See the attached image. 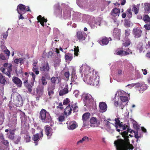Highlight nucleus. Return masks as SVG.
Segmentation results:
<instances>
[{"mask_svg":"<svg viewBox=\"0 0 150 150\" xmlns=\"http://www.w3.org/2000/svg\"><path fill=\"white\" fill-rule=\"evenodd\" d=\"M90 67L86 65H82L80 68V71L84 74L83 78L84 82L88 84L94 86L99 83L98 78L93 71H91Z\"/></svg>","mask_w":150,"mask_h":150,"instance_id":"1","label":"nucleus"},{"mask_svg":"<svg viewBox=\"0 0 150 150\" xmlns=\"http://www.w3.org/2000/svg\"><path fill=\"white\" fill-rule=\"evenodd\" d=\"M128 133L127 131H124L122 132L121 135L124 139H118L114 142V144L117 150H132L133 149V146L129 142Z\"/></svg>","mask_w":150,"mask_h":150,"instance_id":"2","label":"nucleus"},{"mask_svg":"<svg viewBox=\"0 0 150 150\" xmlns=\"http://www.w3.org/2000/svg\"><path fill=\"white\" fill-rule=\"evenodd\" d=\"M39 118L44 123H51L52 121L49 112L43 109L40 111Z\"/></svg>","mask_w":150,"mask_h":150,"instance_id":"3","label":"nucleus"},{"mask_svg":"<svg viewBox=\"0 0 150 150\" xmlns=\"http://www.w3.org/2000/svg\"><path fill=\"white\" fill-rule=\"evenodd\" d=\"M11 99H13V103L17 107L22 106L23 105V100L21 96L17 92L13 93L11 96Z\"/></svg>","mask_w":150,"mask_h":150,"instance_id":"4","label":"nucleus"},{"mask_svg":"<svg viewBox=\"0 0 150 150\" xmlns=\"http://www.w3.org/2000/svg\"><path fill=\"white\" fill-rule=\"evenodd\" d=\"M3 66L5 68H3L1 71L10 78L11 77V72L12 71V65L10 63H5L4 64Z\"/></svg>","mask_w":150,"mask_h":150,"instance_id":"5","label":"nucleus"},{"mask_svg":"<svg viewBox=\"0 0 150 150\" xmlns=\"http://www.w3.org/2000/svg\"><path fill=\"white\" fill-rule=\"evenodd\" d=\"M17 10L18 13H25L26 11H30L28 6L26 8L25 6L22 4H19L18 6Z\"/></svg>","mask_w":150,"mask_h":150,"instance_id":"6","label":"nucleus"},{"mask_svg":"<svg viewBox=\"0 0 150 150\" xmlns=\"http://www.w3.org/2000/svg\"><path fill=\"white\" fill-rule=\"evenodd\" d=\"M76 36L78 40L83 41L85 40L87 37V34L83 31H78L76 33Z\"/></svg>","mask_w":150,"mask_h":150,"instance_id":"7","label":"nucleus"},{"mask_svg":"<svg viewBox=\"0 0 150 150\" xmlns=\"http://www.w3.org/2000/svg\"><path fill=\"white\" fill-rule=\"evenodd\" d=\"M55 86L54 84H50L48 86V95L50 98H51L54 94V90Z\"/></svg>","mask_w":150,"mask_h":150,"instance_id":"8","label":"nucleus"},{"mask_svg":"<svg viewBox=\"0 0 150 150\" xmlns=\"http://www.w3.org/2000/svg\"><path fill=\"white\" fill-rule=\"evenodd\" d=\"M142 32V30L139 28L136 27L133 28L132 30V33L135 38H138L141 36Z\"/></svg>","mask_w":150,"mask_h":150,"instance_id":"9","label":"nucleus"},{"mask_svg":"<svg viewBox=\"0 0 150 150\" xmlns=\"http://www.w3.org/2000/svg\"><path fill=\"white\" fill-rule=\"evenodd\" d=\"M111 38H108L105 37H102L99 41V43L102 45H106L109 43V41H111Z\"/></svg>","mask_w":150,"mask_h":150,"instance_id":"10","label":"nucleus"},{"mask_svg":"<svg viewBox=\"0 0 150 150\" xmlns=\"http://www.w3.org/2000/svg\"><path fill=\"white\" fill-rule=\"evenodd\" d=\"M90 122L91 123L90 126L93 127H97L100 124V122L98 121L96 118L94 117L91 118Z\"/></svg>","mask_w":150,"mask_h":150,"instance_id":"11","label":"nucleus"},{"mask_svg":"<svg viewBox=\"0 0 150 150\" xmlns=\"http://www.w3.org/2000/svg\"><path fill=\"white\" fill-rule=\"evenodd\" d=\"M99 112H105L107 109V105L105 102H100L99 103Z\"/></svg>","mask_w":150,"mask_h":150,"instance_id":"12","label":"nucleus"},{"mask_svg":"<svg viewBox=\"0 0 150 150\" xmlns=\"http://www.w3.org/2000/svg\"><path fill=\"white\" fill-rule=\"evenodd\" d=\"M84 100L88 103L90 104L93 103L94 100L92 96L90 94L87 93L85 95Z\"/></svg>","mask_w":150,"mask_h":150,"instance_id":"13","label":"nucleus"},{"mask_svg":"<svg viewBox=\"0 0 150 150\" xmlns=\"http://www.w3.org/2000/svg\"><path fill=\"white\" fill-rule=\"evenodd\" d=\"M0 143L6 146V150H9V142L8 140L4 139V136L2 135L0 136Z\"/></svg>","mask_w":150,"mask_h":150,"instance_id":"14","label":"nucleus"},{"mask_svg":"<svg viewBox=\"0 0 150 150\" xmlns=\"http://www.w3.org/2000/svg\"><path fill=\"white\" fill-rule=\"evenodd\" d=\"M46 134L48 138H50L52 135V129L49 125H47L45 126Z\"/></svg>","mask_w":150,"mask_h":150,"instance_id":"15","label":"nucleus"},{"mask_svg":"<svg viewBox=\"0 0 150 150\" xmlns=\"http://www.w3.org/2000/svg\"><path fill=\"white\" fill-rule=\"evenodd\" d=\"M121 48H118L115 50L114 54L115 55L122 56L128 55V53L125 51V50H121Z\"/></svg>","mask_w":150,"mask_h":150,"instance_id":"16","label":"nucleus"},{"mask_svg":"<svg viewBox=\"0 0 150 150\" xmlns=\"http://www.w3.org/2000/svg\"><path fill=\"white\" fill-rule=\"evenodd\" d=\"M13 82L16 84L18 87H21L22 83L21 80L17 77L13 76L12 78Z\"/></svg>","mask_w":150,"mask_h":150,"instance_id":"17","label":"nucleus"},{"mask_svg":"<svg viewBox=\"0 0 150 150\" xmlns=\"http://www.w3.org/2000/svg\"><path fill=\"white\" fill-rule=\"evenodd\" d=\"M78 126L76 122L74 121H71L67 124V127L68 129L73 130L75 129Z\"/></svg>","mask_w":150,"mask_h":150,"instance_id":"18","label":"nucleus"},{"mask_svg":"<svg viewBox=\"0 0 150 150\" xmlns=\"http://www.w3.org/2000/svg\"><path fill=\"white\" fill-rule=\"evenodd\" d=\"M40 71L43 73L45 72H49L50 70L49 65L48 63L40 67Z\"/></svg>","mask_w":150,"mask_h":150,"instance_id":"19","label":"nucleus"},{"mask_svg":"<svg viewBox=\"0 0 150 150\" xmlns=\"http://www.w3.org/2000/svg\"><path fill=\"white\" fill-rule=\"evenodd\" d=\"M113 35L115 38L119 40L120 39V31L118 29H114L113 30Z\"/></svg>","mask_w":150,"mask_h":150,"instance_id":"20","label":"nucleus"},{"mask_svg":"<svg viewBox=\"0 0 150 150\" xmlns=\"http://www.w3.org/2000/svg\"><path fill=\"white\" fill-rule=\"evenodd\" d=\"M120 12V8H113L111 12V14L112 16L116 17L119 16Z\"/></svg>","mask_w":150,"mask_h":150,"instance_id":"21","label":"nucleus"},{"mask_svg":"<svg viewBox=\"0 0 150 150\" xmlns=\"http://www.w3.org/2000/svg\"><path fill=\"white\" fill-rule=\"evenodd\" d=\"M69 92L68 87V86H66L64 88L59 92V95L60 96H62L64 95L67 94Z\"/></svg>","mask_w":150,"mask_h":150,"instance_id":"22","label":"nucleus"},{"mask_svg":"<svg viewBox=\"0 0 150 150\" xmlns=\"http://www.w3.org/2000/svg\"><path fill=\"white\" fill-rule=\"evenodd\" d=\"M38 22H39L41 25L42 26H44V23H46L47 19H45L44 17H42L41 15H39L37 18Z\"/></svg>","mask_w":150,"mask_h":150,"instance_id":"23","label":"nucleus"},{"mask_svg":"<svg viewBox=\"0 0 150 150\" xmlns=\"http://www.w3.org/2000/svg\"><path fill=\"white\" fill-rule=\"evenodd\" d=\"M71 105L70 104H69L64 110V112L65 115H70L71 114L72 110Z\"/></svg>","mask_w":150,"mask_h":150,"instance_id":"24","label":"nucleus"},{"mask_svg":"<svg viewBox=\"0 0 150 150\" xmlns=\"http://www.w3.org/2000/svg\"><path fill=\"white\" fill-rule=\"evenodd\" d=\"M90 116V114L89 112H86L83 115L82 120L83 123H86V120L89 119Z\"/></svg>","mask_w":150,"mask_h":150,"instance_id":"25","label":"nucleus"},{"mask_svg":"<svg viewBox=\"0 0 150 150\" xmlns=\"http://www.w3.org/2000/svg\"><path fill=\"white\" fill-rule=\"evenodd\" d=\"M44 92V87L42 86H37L36 89V92L37 93L42 95Z\"/></svg>","mask_w":150,"mask_h":150,"instance_id":"26","label":"nucleus"},{"mask_svg":"<svg viewBox=\"0 0 150 150\" xmlns=\"http://www.w3.org/2000/svg\"><path fill=\"white\" fill-rule=\"evenodd\" d=\"M65 58L66 60L70 61L73 59V54L70 53H67L65 54Z\"/></svg>","mask_w":150,"mask_h":150,"instance_id":"27","label":"nucleus"},{"mask_svg":"<svg viewBox=\"0 0 150 150\" xmlns=\"http://www.w3.org/2000/svg\"><path fill=\"white\" fill-rule=\"evenodd\" d=\"M148 87L147 84H145L144 83H142L141 86L139 91L140 92H142L146 90Z\"/></svg>","mask_w":150,"mask_h":150,"instance_id":"28","label":"nucleus"},{"mask_svg":"<svg viewBox=\"0 0 150 150\" xmlns=\"http://www.w3.org/2000/svg\"><path fill=\"white\" fill-rule=\"evenodd\" d=\"M144 5V10L146 13L150 12V4L148 3H145Z\"/></svg>","mask_w":150,"mask_h":150,"instance_id":"29","label":"nucleus"},{"mask_svg":"<svg viewBox=\"0 0 150 150\" xmlns=\"http://www.w3.org/2000/svg\"><path fill=\"white\" fill-rule=\"evenodd\" d=\"M6 83V81L5 79V77L1 73H0V83L4 85L5 83Z\"/></svg>","mask_w":150,"mask_h":150,"instance_id":"30","label":"nucleus"},{"mask_svg":"<svg viewBox=\"0 0 150 150\" xmlns=\"http://www.w3.org/2000/svg\"><path fill=\"white\" fill-rule=\"evenodd\" d=\"M127 14V16L129 19L131 18L132 16V13L130 8H128L126 11Z\"/></svg>","mask_w":150,"mask_h":150,"instance_id":"31","label":"nucleus"},{"mask_svg":"<svg viewBox=\"0 0 150 150\" xmlns=\"http://www.w3.org/2000/svg\"><path fill=\"white\" fill-rule=\"evenodd\" d=\"M115 126L116 127V130L118 132H120V129L118 128V126H117V125L120 122L119 118H115Z\"/></svg>","mask_w":150,"mask_h":150,"instance_id":"32","label":"nucleus"},{"mask_svg":"<svg viewBox=\"0 0 150 150\" xmlns=\"http://www.w3.org/2000/svg\"><path fill=\"white\" fill-rule=\"evenodd\" d=\"M71 107L72 108V110L74 112H77L78 111L79 108L76 103L74 104L71 105Z\"/></svg>","mask_w":150,"mask_h":150,"instance_id":"33","label":"nucleus"},{"mask_svg":"<svg viewBox=\"0 0 150 150\" xmlns=\"http://www.w3.org/2000/svg\"><path fill=\"white\" fill-rule=\"evenodd\" d=\"M137 48L139 49L140 52H144L145 51V48H144V46H143L142 43H140L138 45Z\"/></svg>","mask_w":150,"mask_h":150,"instance_id":"34","label":"nucleus"},{"mask_svg":"<svg viewBox=\"0 0 150 150\" xmlns=\"http://www.w3.org/2000/svg\"><path fill=\"white\" fill-rule=\"evenodd\" d=\"M4 119V115L3 113L0 112V125H1Z\"/></svg>","mask_w":150,"mask_h":150,"instance_id":"35","label":"nucleus"},{"mask_svg":"<svg viewBox=\"0 0 150 150\" xmlns=\"http://www.w3.org/2000/svg\"><path fill=\"white\" fill-rule=\"evenodd\" d=\"M41 81L42 84L44 86L47 85V81L46 80L45 77V76H42L41 78Z\"/></svg>","mask_w":150,"mask_h":150,"instance_id":"36","label":"nucleus"},{"mask_svg":"<svg viewBox=\"0 0 150 150\" xmlns=\"http://www.w3.org/2000/svg\"><path fill=\"white\" fill-rule=\"evenodd\" d=\"M62 9H60L59 8H56L54 11V13L56 15L60 14L62 13Z\"/></svg>","mask_w":150,"mask_h":150,"instance_id":"37","label":"nucleus"},{"mask_svg":"<svg viewBox=\"0 0 150 150\" xmlns=\"http://www.w3.org/2000/svg\"><path fill=\"white\" fill-rule=\"evenodd\" d=\"M124 24L125 26L126 27H129L130 26V21L125 19L124 21Z\"/></svg>","mask_w":150,"mask_h":150,"instance_id":"38","label":"nucleus"},{"mask_svg":"<svg viewBox=\"0 0 150 150\" xmlns=\"http://www.w3.org/2000/svg\"><path fill=\"white\" fill-rule=\"evenodd\" d=\"M143 20L146 23L150 22V18L148 15H146L144 16Z\"/></svg>","mask_w":150,"mask_h":150,"instance_id":"39","label":"nucleus"},{"mask_svg":"<svg viewBox=\"0 0 150 150\" xmlns=\"http://www.w3.org/2000/svg\"><path fill=\"white\" fill-rule=\"evenodd\" d=\"M32 85H31L29 83L27 84L25 86L28 89V91L30 93H31L32 91Z\"/></svg>","mask_w":150,"mask_h":150,"instance_id":"40","label":"nucleus"},{"mask_svg":"<svg viewBox=\"0 0 150 150\" xmlns=\"http://www.w3.org/2000/svg\"><path fill=\"white\" fill-rule=\"evenodd\" d=\"M3 52L5 54H6L7 59H8L10 56V52L8 49L4 50H3Z\"/></svg>","mask_w":150,"mask_h":150,"instance_id":"41","label":"nucleus"},{"mask_svg":"<svg viewBox=\"0 0 150 150\" xmlns=\"http://www.w3.org/2000/svg\"><path fill=\"white\" fill-rule=\"evenodd\" d=\"M32 76V79L33 81V82H31V84L32 86H33L34 83V82L35 81V78L36 77L35 74L33 72H31L30 74Z\"/></svg>","mask_w":150,"mask_h":150,"instance_id":"42","label":"nucleus"},{"mask_svg":"<svg viewBox=\"0 0 150 150\" xmlns=\"http://www.w3.org/2000/svg\"><path fill=\"white\" fill-rule=\"evenodd\" d=\"M58 79V78L55 77H52L51 79V83L50 84H54L55 85H56V81Z\"/></svg>","mask_w":150,"mask_h":150,"instance_id":"43","label":"nucleus"},{"mask_svg":"<svg viewBox=\"0 0 150 150\" xmlns=\"http://www.w3.org/2000/svg\"><path fill=\"white\" fill-rule=\"evenodd\" d=\"M120 98L122 101L124 102H126L128 100V98L127 96H120Z\"/></svg>","mask_w":150,"mask_h":150,"instance_id":"44","label":"nucleus"},{"mask_svg":"<svg viewBox=\"0 0 150 150\" xmlns=\"http://www.w3.org/2000/svg\"><path fill=\"white\" fill-rule=\"evenodd\" d=\"M133 125L134 128L137 130L139 128V126L135 121L133 122Z\"/></svg>","mask_w":150,"mask_h":150,"instance_id":"45","label":"nucleus"},{"mask_svg":"<svg viewBox=\"0 0 150 150\" xmlns=\"http://www.w3.org/2000/svg\"><path fill=\"white\" fill-rule=\"evenodd\" d=\"M125 37L127 38L130 35V30L129 29H127L125 30Z\"/></svg>","mask_w":150,"mask_h":150,"instance_id":"46","label":"nucleus"},{"mask_svg":"<svg viewBox=\"0 0 150 150\" xmlns=\"http://www.w3.org/2000/svg\"><path fill=\"white\" fill-rule=\"evenodd\" d=\"M39 139V134H36L34 135L33 137V140L35 142L37 141Z\"/></svg>","mask_w":150,"mask_h":150,"instance_id":"47","label":"nucleus"},{"mask_svg":"<svg viewBox=\"0 0 150 150\" xmlns=\"http://www.w3.org/2000/svg\"><path fill=\"white\" fill-rule=\"evenodd\" d=\"M65 117L64 115H60L58 118V120L59 122H62L64 121Z\"/></svg>","mask_w":150,"mask_h":150,"instance_id":"48","label":"nucleus"},{"mask_svg":"<svg viewBox=\"0 0 150 150\" xmlns=\"http://www.w3.org/2000/svg\"><path fill=\"white\" fill-rule=\"evenodd\" d=\"M131 43V42L129 40H126V42L123 43L122 44L123 46L125 47H127L129 46Z\"/></svg>","mask_w":150,"mask_h":150,"instance_id":"49","label":"nucleus"},{"mask_svg":"<svg viewBox=\"0 0 150 150\" xmlns=\"http://www.w3.org/2000/svg\"><path fill=\"white\" fill-rule=\"evenodd\" d=\"M70 102V100L68 98H66L64 100L63 102V104L64 105H66L68 104Z\"/></svg>","mask_w":150,"mask_h":150,"instance_id":"50","label":"nucleus"},{"mask_svg":"<svg viewBox=\"0 0 150 150\" xmlns=\"http://www.w3.org/2000/svg\"><path fill=\"white\" fill-rule=\"evenodd\" d=\"M119 126L120 128H122L123 130L125 129L126 128L125 126L122 124V122L120 123L117 125V126Z\"/></svg>","mask_w":150,"mask_h":150,"instance_id":"51","label":"nucleus"},{"mask_svg":"<svg viewBox=\"0 0 150 150\" xmlns=\"http://www.w3.org/2000/svg\"><path fill=\"white\" fill-rule=\"evenodd\" d=\"M132 11L134 12L135 14H137L138 13V10L136 7L135 5H134L132 8Z\"/></svg>","mask_w":150,"mask_h":150,"instance_id":"52","label":"nucleus"},{"mask_svg":"<svg viewBox=\"0 0 150 150\" xmlns=\"http://www.w3.org/2000/svg\"><path fill=\"white\" fill-rule=\"evenodd\" d=\"M42 74H43L44 75V76H45V78H46L47 79H49L50 78V75L48 73H47L46 72H44Z\"/></svg>","mask_w":150,"mask_h":150,"instance_id":"53","label":"nucleus"},{"mask_svg":"<svg viewBox=\"0 0 150 150\" xmlns=\"http://www.w3.org/2000/svg\"><path fill=\"white\" fill-rule=\"evenodd\" d=\"M142 83H135V87L136 88H138V90L139 89L141 86Z\"/></svg>","mask_w":150,"mask_h":150,"instance_id":"54","label":"nucleus"},{"mask_svg":"<svg viewBox=\"0 0 150 150\" xmlns=\"http://www.w3.org/2000/svg\"><path fill=\"white\" fill-rule=\"evenodd\" d=\"M57 107V108H59L60 110H63L64 109L63 105L62 103H59Z\"/></svg>","mask_w":150,"mask_h":150,"instance_id":"55","label":"nucleus"},{"mask_svg":"<svg viewBox=\"0 0 150 150\" xmlns=\"http://www.w3.org/2000/svg\"><path fill=\"white\" fill-rule=\"evenodd\" d=\"M70 74L69 71H68L64 73V75L66 78L68 80L69 76Z\"/></svg>","mask_w":150,"mask_h":150,"instance_id":"56","label":"nucleus"},{"mask_svg":"<svg viewBox=\"0 0 150 150\" xmlns=\"http://www.w3.org/2000/svg\"><path fill=\"white\" fill-rule=\"evenodd\" d=\"M0 58L4 60H6L7 59L6 56L5 57L2 54H0Z\"/></svg>","mask_w":150,"mask_h":150,"instance_id":"57","label":"nucleus"},{"mask_svg":"<svg viewBox=\"0 0 150 150\" xmlns=\"http://www.w3.org/2000/svg\"><path fill=\"white\" fill-rule=\"evenodd\" d=\"M144 27L146 29L150 30V24L145 25Z\"/></svg>","mask_w":150,"mask_h":150,"instance_id":"58","label":"nucleus"},{"mask_svg":"<svg viewBox=\"0 0 150 150\" xmlns=\"http://www.w3.org/2000/svg\"><path fill=\"white\" fill-rule=\"evenodd\" d=\"M38 69L37 68H33V70L35 72V73L36 75L39 74V71L38 70H37Z\"/></svg>","mask_w":150,"mask_h":150,"instance_id":"59","label":"nucleus"},{"mask_svg":"<svg viewBox=\"0 0 150 150\" xmlns=\"http://www.w3.org/2000/svg\"><path fill=\"white\" fill-rule=\"evenodd\" d=\"M134 137L136 139H139L141 137L140 136H139L138 134V132H134Z\"/></svg>","mask_w":150,"mask_h":150,"instance_id":"60","label":"nucleus"},{"mask_svg":"<svg viewBox=\"0 0 150 150\" xmlns=\"http://www.w3.org/2000/svg\"><path fill=\"white\" fill-rule=\"evenodd\" d=\"M82 139V140H83V142L84 141H87V142L89 141V138L88 137L84 136Z\"/></svg>","mask_w":150,"mask_h":150,"instance_id":"61","label":"nucleus"},{"mask_svg":"<svg viewBox=\"0 0 150 150\" xmlns=\"http://www.w3.org/2000/svg\"><path fill=\"white\" fill-rule=\"evenodd\" d=\"M15 130H14V129H13V130L10 129L9 130V133H10V134L14 135V134H15Z\"/></svg>","mask_w":150,"mask_h":150,"instance_id":"62","label":"nucleus"},{"mask_svg":"<svg viewBox=\"0 0 150 150\" xmlns=\"http://www.w3.org/2000/svg\"><path fill=\"white\" fill-rule=\"evenodd\" d=\"M125 50H125V51L127 52L128 53V55L129 54V53L132 54V53L130 50L128 48L126 49H125Z\"/></svg>","mask_w":150,"mask_h":150,"instance_id":"63","label":"nucleus"},{"mask_svg":"<svg viewBox=\"0 0 150 150\" xmlns=\"http://www.w3.org/2000/svg\"><path fill=\"white\" fill-rule=\"evenodd\" d=\"M8 138L11 140H13L14 138V135L10 134L8 136Z\"/></svg>","mask_w":150,"mask_h":150,"instance_id":"64","label":"nucleus"}]
</instances>
